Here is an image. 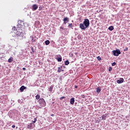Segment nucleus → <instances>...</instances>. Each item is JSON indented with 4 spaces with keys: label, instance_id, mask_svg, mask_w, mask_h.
I'll return each instance as SVG.
<instances>
[{
    "label": "nucleus",
    "instance_id": "1",
    "mask_svg": "<svg viewBox=\"0 0 130 130\" xmlns=\"http://www.w3.org/2000/svg\"><path fill=\"white\" fill-rule=\"evenodd\" d=\"M39 104L40 106V108H42V107H45L46 106V102L43 98H41L38 101Z\"/></svg>",
    "mask_w": 130,
    "mask_h": 130
},
{
    "label": "nucleus",
    "instance_id": "2",
    "mask_svg": "<svg viewBox=\"0 0 130 130\" xmlns=\"http://www.w3.org/2000/svg\"><path fill=\"white\" fill-rule=\"evenodd\" d=\"M23 29H24V28L17 27V32H16V35L18 36H20V35H22V34H23Z\"/></svg>",
    "mask_w": 130,
    "mask_h": 130
},
{
    "label": "nucleus",
    "instance_id": "3",
    "mask_svg": "<svg viewBox=\"0 0 130 130\" xmlns=\"http://www.w3.org/2000/svg\"><path fill=\"white\" fill-rule=\"evenodd\" d=\"M83 24L86 28H88V26L90 25V21L88 19H85L83 22Z\"/></svg>",
    "mask_w": 130,
    "mask_h": 130
},
{
    "label": "nucleus",
    "instance_id": "4",
    "mask_svg": "<svg viewBox=\"0 0 130 130\" xmlns=\"http://www.w3.org/2000/svg\"><path fill=\"white\" fill-rule=\"evenodd\" d=\"M112 52L114 56H118V55H119V54L121 53V52H120V51L119 50H113Z\"/></svg>",
    "mask_w": 130,
    "mask_h": 130
},
{
    "label": "nucleus",
    "instance_id": "5",
    "mask_svg": "<svg viewBox=\"0 0 130 130\" xmlns=\"http://www.w3.org/2000/svg\"><path fill=\"white\" fill-rule=\"evenodd\" d=\"M23 26H24V21L22 20H19L17 25V28H24L23 27Z\"/></svg>",
    "mask_w": 130,
    "mask_h": 130
},
{
    "label": "nucleus",
    "instance_id": "6",
    "mask_svg": "<svg viewBox=\"0 0 130 130\" xmlns=\"http://www.w3.org/2000/svg\"><path fill=\"white\" fill-rule=\"evenodd\" d=\"M55 59L57 60V61L60 62L62 60L61 56L60 55H57L55 56Z\"/></svg>",
    "mask_w": 130,
    "mask_h": 130
},
{
    "label": "nucleus",
    "instance_id": "7",
    "mask_svg": "<svg viewBox=\"0 0 130 130\" xmlns=\"http://www.w3.org/2000/svg\"><path fill=\"white\" fill-rule=\"evenodd\" d=\"M34 127H35V124H32L31 123L27 125V128H28V129H32Z\"/></svg>",
    "mask_w": 130,
    "mask_h": 130
},
{
    "label": "nucleus",
    "instance_id": "8",
    "mask_svg": "<svg viewBox=\"0 0 130 130\" xmlns=\"http://www.w3.org/2000/svg\"><path fill=\"white\" fill-rule=\"evenodd\" d=\"M84 25V23H81L80 24V28L81 29V30H85L86 29L87 27H86V26H85Z\"/></svg>",
    "mask_w": 130,
    "mask_h": 130
},
{
    "label": "nucleus",
    "instance_id": "9",
    "mask_svg": "<svg viewBox=\"0 0 130 130\" xmlns=\"http://www.w3.org/2000/svg\"><path fill=\"white\" fill-rule=\"evenodd\" d=\"M32 11H36V10L38 9V6H37V5L36 4H34V5H32Z\"/></svg>",
    "mask_w": 130,
    "mask_h": 130
},
{
    "label": "nucleus",
    "instance_id": "10",
    "mask_svg": "<svg viewBox=\"0 0 130 130\" xmlns=\"http://www.w3.org/2000/svg\"><path fill=\"white\" fill-rule=\"evenodd\" d=\"M63 21L64 22V24H65V25H66L67 24V23H68V22H69V21H70V19H69L68 17H65L63 19Z\"/></svg>",
    "mask_w": 130,
    "mask_h": 130
},
{
    "label": "nucleus",
    "instance_id": "11",
    "mask_svg": "<svg viewBox=\"0 0 130 130\" xmlns=\"http://www.w3.org/2000/svg\"><path fill=\"white\" fill-rule=\"evenodd\" d=\"M123 81H124L123 78H120L119 80H118L117 81V83L118 84H121L122 83H123Z\"/></svg>",
    "mask_w": 130,
    "mask_h": 130
},
{
    "label": "nucleus",
    "instance_id": "12",
    "mask_svg": "<svg viewBox=\"0 0 130 130\" xmlns=\"http://www.w3.org/2000/svg\"><path fill=\"white\" fill-rule=\"evenodd\" d=\"M74 103H75V98H72L70 99V104H71L72 105H74Z\"/></svg>",
    "mask_w": 130,
    "mask_h": 130
},
{
    "label": "nucleus",
    "instance_id": "13",
    "mask_svg": "<svg viewBox=\"0 0 130 130\" xmlns=\"http://www.w3.org/2000/svg\"><path fill=\"white\" fill-rule=\"evenodd\" d=\"M25 89H26V87H25L24 85L22 86L20 88V92H24V90H25Z\"/></svg>",
    "mask_w": 130,
    "mask_h": 130
},
{
    "label": "nucleus",
    "instance_id": "14",
    "mask_svg": "<svg viewBox=\"0 0 130 130\" xmlns=\"http://www.w3.org/2000/svg\"><path fill=\"white\" fill-rule=\"evenodd\" d=\"M106 116H107L106 114H104L102 116V118L103 120H105L106 119Z\"/></svg>",
    "mask_w": 130,
    "mask_h": 130
},
{
    "label": "nucleus",
    "instance_id": "15",
    "mask_svg": "<svg viewBox=\"0 0 130 130\" xmlns=\"http://www.w3.org/2000/svg\"><path fill=\"white\" fill-rule=\"evenodd\" d=\"M14 60V58L13 57H10V58L8 59V62H12Z\"/></svg>",
    "mask_w": 130,
    "mask_h": 130
},
{
    "label": "nucleus",
    "instance_id": "16",
    "mask_svg": "<svg viewBox=\"0 0 130 130\" xmlns=\"http://www.w3.org/2000/svg\"><path fill=\"white\" fill-rule=\"evenodd\" d=\"M61 72H63V70H62L61 69H60V67H58L57 70V72L61 73Z\"/></svg>",
    "mask_w": 130,
    "mask_h": 130
},
{
    "label": "nucleus",
    "instance_id": "17",
    "mask_svg": "<svg viewBox=\"0 0 130 130\" xmlns=\"http://www.w3.org/2000/svg\"><path fill=\"white\" fill-rule=\"evenodd\" d=\"M108 29L110 30V31H113V30L114 29V27H113V26H111L109 27Z\"/></svg>",
    "mask_w": 130,
    "mask_h": 130
},
{
    "label": "nucleus",
    "instance_id": "18",
    "mask_svg": "<svg viewBox=\"0 0 130 130\" xmlns=\"http://www.w3.org/2000/svg\"><path fill=\"white\" fill-rule=\"evenodd\" d=\"M100 92H101V88H100V87H98L96 88V92L100 93Z\"/></svg>",
    "mask_w": 130,
    "mask_h": 130
},
{
    "label": "nucleus",
    "instance_id": "19",
    "mask_svg": "<svg viewBox=\"0 0 130 130\" xmlns=\"http://www.w3.org/2000/svg\"><path fill=\"white\" fill-rule=\"evenodd\" d=\"M36 99L37 100H39V99H40V95L37 94V95L36 96Z\"/></svg>",
    "mask_w": 130,
    "mask_h": 130
},
{
    "label": "nucleus",
    "instance_id": "20",
    "mask_svg": "<svg viewBox=\"0 0 130 130\" xmlns=\"http://www.w3.org/2000/svg\"><path fill=\"white\" fill-rule=\"evenodd\" d=\"M45 43L46 45H48L49 43H50V42L49 41V40H47L45 42Z\"/></svg>",
    "mask_w": 130,
    "mask_h": 130
},
{
    "label": "nucleus",
    "instance_id": "21",
    "mask_svg": "<svg viewBox=\"0 0 130 130\" xmlns=\"http://www.w3.org/2000/svg\"><path fill=\"white\" fill-rule=\"evenodd\" d=\"M69 64H70V62L69 60H67L65 61V66H69Z\"/></svg>",
    "mask_w": 130,
    "mask_h": 130
},
{
    "label": "nucleus",
    "instance_id": "22",
    "mask_svg": "<svg viewBox=\"0 0 130 130\" xmlns=\"http://www.w3.org/2000/svg\"><path fill=\"white\" fill-rule=\"evenodd\" d=\"M53 90V86H51V87L49 88V92H52Z\"/></svg>",
    "mask_w": 130,
    "mask_h": 130
},
{
    "label": "nucleus",
    "instance_id": "23",
    "mask_svg": "<svg viewBox=\"0 0 130 130\" xmlns=\"http://www.w3.org/2000/svg\"><path fill=\"white\" fill-rule=\"evenodd\" d=\"M37 121V118H35L34 120L32 121V123H32L33 124V123H35V122H36Z\"/></svg>",
    "mask_w": 130,
    "mask_h": 130
},
{
    "label": "nucleus",
    "instance_id": "24",
    "mask_svg": "<svg viewBox=\"0 0 130 130\" xmlns=\"http://www.w3.org/2000/svg\"><path fill=\"white\" fill-rule=\"evenodd\" d=\"M68 27L69 28H72V29H73V23H69V25H68Z\"/></svg>",
    "mask_w": 130,
    "mask_h": 130
},
{
    "label": "nucleus",
    "instance_id": "25",
    "mask_svg": "<svg viewBox=\"0 0 130 130\" xmlns=\"http://www.w3.org/2000/svg\"><path fill=\"white\" fill-rule=\"evenodd\" d=\"M97 59H98V60H101L102 58L100 56H98L97 57Z\"/></svg>",
    "mask_w": 130,
    "mask_h": 130
},
{
    "label": "nucleus",
    "instance_id": "26",
    "mask_svg": "<svg viewBox=\"0 0 130 130\" xmlns=\"http://www.w3.org/2000/svg\"><path fill=\"white\" fill-rule=\"evenodd\" d=\"M111 71H112V67H109V72H111Z\"/></svg>",
    "mask_w": 130,
    "mask_h": 130
},
{
    "label": "nucleus",
    "instance_id": "27",
    "mask_svg": "<svg viewBox=\"0 0 130 130\" xmlns=\"http://www.w3.org/2000/svg\"><path fill=\"white\" fill-rule=\"evenodd\" d=\"M12 30H13V31H15V30H17V29H16V27L14 26V27L12 28Z\"/></svg>",
    "mask_w": 130,
    "mask_h": 130
},
{
    "label": "nucleus",
    "instance_id": "28",
    "mask_svg": "<svg viewBox=\"0 0 130 130\" xmlns=\"http://www.w3.org/2000/svg\"><path fill=\"white\" fill-rule=\"evenodd\" d=\"M66 98V96H62L60 98V100H62V99H64Z\"/></svg>",
    "mask_w": 130,
    "mask_h": 130
},
{
    "label": "nucleus",
    "instance_id": "29",
    "mask_svg": "<svg viewBox=\"0 0 130 130\" xmlns=\"http://www.w3.org/2000/svg\"><path fill=\"white\" fill-rule=\"evenodd\" d=\"M116 64V62H113V63H112V66L113 67L114 66H115Z\"/></svg>",
    "mask_w": 130,
    "mask_h": 130
},
{
    "label": "nucleus",
    "instance_id": "30",
    "mask_svg": "<svg viewBox=\"0 0 130 130\" xmlns=\"http://www.w3.org/2000/svg\"><path fill=\"white\" fill-rule=\"evenodd\" d=\"M81 98H85V95H84V94H82V95H81Z\"/></svg>",
    "mask_w": 130,
    "mask_h": 130
},
{
    "label": "nucleus",
    "instance_id": "31",
    "mask_svg": "<svg viewBox=\"0 0 130 130\" xmlns=\"http://www.w3.org/2000/svg\"><path fill=\"white\" fill-rule=\"evenodd\" d=\"M34 41H35V40H34V38L32 37L31 42H34Z\"/></svg>",
    "mask_w": 130,
    "mask_h": 130
},
{
    "label": "nucleus",
    "instance_id": "32",
    "mask_svg": "<svg viewBox=\"0 0 130 130\" xmlns=\"http://www.w3.org/2000/svg\"><path fill=\"white\" fill-rule=\"evenodd\" d=\"M12 128H15L16 127V125H13L12 126Z\"/></svg>",
    "mask_w": 130,
    "mask_h": 130
},
{
    "label": "nucleus",
    "instance_id": "33",
    "mask_svg": "<svg viewBox=\"0 0 130 130\" xmlns=\"http://www.w3.org/2000/svg\"><path fill=\"white\" fill-rule=\"evenodd\" d=\"M128 50V48H126L125 49H124V51H126Z\"/></svg>",
    "mask_w": 130,
    "mask_h": 130
},
{
    "label": "nucleus",
    "instance_id": "34",
    "mask_svg": "<svg viewBox=\"0 0 130 130\" xmlns=\"http://www.w3.org/2000/svg\"><path fill=\"white\" fill-rule=\"evenodd\" d=\"M22 70H23V71H26V68H22Z\"/></svg>",
    "mask_w": 130,
    "mask_h": 130
},
{
    "label": "nucleus",
    "instance_id": "35",
    "mask_svg": "<svg viewBox=\"0 0 130 130\" xmlns=\"http://www.w3.org/2000/svg\"><path fill=\"white\" fill-rule=\"evenodd\" d=\"M42 10V8H41L40 7L39 8V11H41Z\"/></svg>",
    "mask_w": 130,
    "mask_h": 130
},
{
    "label": "nucleus",
    "instance_id": "36",
    "mask_svg": "<svg viewBox=\"0 0 130 130\" xmlns=\"http://www.w3.org/2000/svg\"><path fill=\"white\" fill-rule=\"evenodd\" d=\"M75 88L77 89V88H78V86H75Z\"/></svg>",
    "mask_w": 130,
    "mask_h": 130
},
{
    "label": "nucleus",
    "instance_id": "37",
    "mask_svg": "<svg viewBox=\"0 0 130 130\" xmlns=\"http://www.w3.org/2000/svg\"><path fill=\"white\" fill-rule=\"evenodd\" d=\"M53 115H54L53 114H52L51 115V116H53Z\"/></svg>",
    "mask_w": 130,
    "mask_h": 130
},
{
    "label": "nucleus",
    "instance_id": "38",
    "mask_svg": "<svg viewBox=\"0 0 130 130\" xmlns=\"http://www.w3.org/2000/svg\"><path fill=\"white\" fill-rule=\"evenodd\" d=\"M62 68V66L61 67V69Z\"/></svg>",
    "mask_w": 130,
    "mask_h": 130
}]
</instances>
